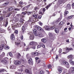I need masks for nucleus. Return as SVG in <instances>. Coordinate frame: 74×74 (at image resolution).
<instances>
[{
  "mask_svg": "<svg viewBox=\"0 0 74 74\" xmlns=\"http://www.w3.org/2000/svg\"><path fill=\"white\" fill-rule=\"evenodd\" d=\"M66 1H67V0H59L57 3V5H60V4H62L63 3H64Z\"/></svg>",
  "mask_w": 74,
  "mask_h": 74,
  "instance_id": "obj_1",
  "label": "nucleus"
},
{
  "mask_svg": "<svg viewBox=\"0 0 74 74\" xmlns=\"http://www.w3.org/2000/svg\"><path fill=\"white\" fill-rule=\"evenodd\" d=\"M34 35L35 36H38V37H44L43 35H42V34L41 32H39L38 33L37 32L34 34Z\"/></svg>",
  "mask_w": 74,
  "mask_h": 74,
  "instance_id": "obj_2",
  "label": "nucleus"
},
{
  "mask_svg": "<svg viewBox=\"0 0 74 74\" xmlns=\"http://www.w3.org/2000/svg\"><path fill=\"white\" fill-rule=\"evenodd\" d=\"M28 34L29 35H30V36L29 37L30 40H34V35H33L32 32H31L30 33H28Z\"/></svg>",
  "mask_w": 74,
  "mask_h": 74,
  "instance_id": "obj_3",
  "label": "nucleus"
},
{
  "mask_svg": "<svg viewBox=\"0 0 74 74\" xmlns=\"http://www.w3.org/2000/svg\"><path fill=\"white\" fill-rule=\"evenodd\" d=\"M36 29H37L39 31H44V29L38 26H36Z\"/></svg>",
  "mask_w": 74,
  "mask_h": 74,
  "instance_id": "obj_4",
  "label": "nucleus"
},
{
  "mask_svg": "<svg viewBox=\"0 0 74 74\" xmlns=\"http://www.w3.org/2000/svg\"><path fill=\"white\" fill-rule=\"evenodd\" d=\"M45 30H51V27L48 26H46L44 27Z\"/></svg>",
  "mask_w": 74,
  "mask_h": 74,
  "instance_id": "obj_5",
  "label": "nucleus"
},
{
  "mask_svg": "<svg viewBox=\"0 0 74 74\" xmlns=\"http://www.w3.org/2000/svg\"><path fill=\"white\" fill-rule=\"evenodd\" d=\"M21 62L19 61H16L14 62V64L16 66H18L21 64Z\"/></svg>",
  "mask_w": 74,
  "mask_h": 74,
  "instance_id": "obj_6",
  "label": "nucleus"
},
{
  "mask_svg": "<svg viewBox=\"0 0 74 74\" xmlns=\"http://www.w3.org/2000/svg\"><path fill=\"white\" fill-rule=\"evenodd\" d=\"M28 63L29 64H30L31 65H33V62L32 61V59H30L28 61Z\"/></svg>",
  "mask_w": 74,
  "mask_h": 74,
  "instance_id": "obj_7",
  "label": "nucleus"
},
{
  "mask_svg": "<svg viewBox=\"0 0 74 74\" xmlns=\"http://www.w3.org/2000/svg\"><path fill=\"white\" fill-rule=\"evenodd\" d=\"M30 45H36L37 44V43L35 42H31L29 44Z\"/></svg>",
  "mask_w": 74,
  "mask_h": 74,
  "instance_id": "obj_8",
  "label": "nucleus"
},
{
  "mask_svg": "<svg viewBox=\"0 0 74 74\" xmlns=\"http://www.w3.org/2000/svg\"><path fill=\"white\" fill-rule=\"evenodd\" d=\"M10 38L11 40H15V37H14V34H13L11 35Z\"/></svg>",
  "mask_w": 74,
  "mask_h": 74,
  "instance_id": "obj_9",
  "label": "nucleus"
},
{
  "mask_svg": "<svg viewBox=\"0 0 74 74\" xmlns=\"http://www.w3.org/2000/svg\"><path fill=\"white\" fill-rule=\"evenodd\" d=\"M73 55H71L68 56V58L69 59H70L71 60H73Z\"/></svg>",
  "mask_w": 74,
  "mask_h": 74,
  "instance_id": "obj_10",
  "label": "nucleus"
},
{
  "mask_svg": "<svg viewBox=\"0 0 74 74\" xmlns=\"http://www.w3.org/2000/svg\"><path fill=\"white\" fill-rule=\"evenodd\" d=\"M1 63H3V64H6L7 63V60H2L1 61Z\"/></svg>",
  "mask_w": 74,
  "mask_h": 74,
  "instance_id": "obj_11",
  "label": "nucleus"
},
{
  "mask_svg": "<svg viewBox=\"0 0 74 74\" xmlns=\"http://www.w3.org/2000/svg\"><path fill=\"white\" fill-rule=\"evenodd\" d=\"M25 72L26 73H28L29 74H32V72H30V71L28 70V69H26L25 70Z\"/></svg>",
  "mask_w": 74,
  "mask_h": 74,
  "instance_id": "obj_12",
  "label": "nucleus"
},
{
  "mask_svg": "<svg viewBox=\"0 0 74 74\" xmlns=\"http://www.w3.org/2000/svg\"><path fill=\"white\" fill-rule=\"evenodd\" d=\"M16 58H17V59H19V58H20L21 57V54H20V53H18L16 54Z\"/></svg>",
  "mask_w": 74,
  "mask_h": 74,
  "instance_id": "obj_13",
  "label": "nucleus"
},
{
  "mask_svg": "<svg viewBox=\"0 0 74 74\" xmlns=\"http://www.w3.org/2000/svg\"><path fill=\"white\" fill-rule=\"evenodd\" d=\"M23 21H24V20L22 18H21V19H20V23H21V25H22L23 24V23L24 22H23Z\"/></svg>",
  "mask_w": 74,
  "mask_h": 74,
  "instance_id": "obj_14",
  "label": "nucleus"
},
{
  "mask_svg": "<svg viewBox=\"0 0 74 74\" xmlns=\"http://www.w3.org/2000/svg\"><path fill=\"white\" fill-rule=\"evenodd\" d=\"M22 32L23 34V33H25V27L24 26H23L22 27Z\"/></svg>",
  "mask_w": 74,
  "mask_h": 74,
  "instance_id": "obj_15",
  "label": "nucleus"
},
{
  "mask_svg": "<svg viewBox=\"0 0 74 74\" xmlns=\"http://www.w3.org/2000/svg\"><path fill=\"white\" fill-rule=\"evenodd\" d=\"M67 8L68 9H71V5L70 4H68L67 6Z\"/></svg>",
  "mask_w": 74,
  "mask_h": 74,
  "instance_id": "obj_16",
  "label": "nucleus"
},
{
  "mask_svg": "<svg viewBox=\"0 0 74 74\" xmlns=\"http://www.w3.org/2000/svg\"><path fill=\"white\" fill-rule=\"evenodd\" d=\"M3 47H4V45L2 44L0 45V49L1 50H2V49H3Z\"/></svg>",
  "mask_w": 74,
  "mask_h": 74,
  "instance_id": "obj_17",
  "label": "nucleus"
},
{
  "mask_svg": "<svg viewBox=\"0 0 74 74\" xmlns=\"http://www.w3.org/2000/svg\"><path fill=\"white\" fill-rule=\"evenodd\" d=\"M32 54L35 56H37V55H38V53L37 52H33L32 53Z\"/></svg>",
  "mask_w": 74,
  "mask_h": 74,
  "instance_id": "obj_18",
  "label": "nucleus"
},
{
  "mask_svg": "<svg viewBox=\"0 0 74 74\" xmlns=\"http://www.w3.org/2000/svg\"><path fill=\"white\" fill-rule=\"evenodd\" d=\"M72 50H73V49L71 48H67L66 49V51H68V52H69V51H70V50L71 51Z\"/></svg>",
  "mask_w": 74,
  "mask_h": 74,
  "instance_id": "obj_19",
  "label": "nucleus"
},
{
  "mask_svg": "<svg viewBox=\"0 0 74 74\" xmlns=\"http://www.w3.org/2000/svg\"><path fill=\"white\" fill-rule=\"evenodd\" d=\"M69 63L72 65H73V66L74 65V62L73 61L71 60H70L69 61Z\"/></svg>",
  "mask_w": 74,
  "mask_h": 74,
  "instance_id": "obj_20",
  "label": "nucleus"
},
{
  "mask_svg": "<svg viewBox=\"0 0 74 74\" xmlns=\"http://www.w3.org/2000/svg\"><path fill=\"white\" fill-rule=\"evenodd\" d=\"M5 55V53L4 52H3L2 54L0 55V58H1L2 57H4Z\"/></svg>",
  "mask_w": 74,
  "mask_h": 74,
  "instance_id": "obj_21",
  "label": "nucleus"
},
{
  "mask_svg": "<svg viewBox=\"0 0 74 74\" xmlns=\"http://www.w3.org/2000/svg\"><path fill=\"white\" fill-rule=\"evenodd\" d=\"M62 15H60V18L57 21V22H60V20L62 19Z\"/></svg>",
  "mask_w": 74,
  "mask_h": 74,
  "instance_id": "obj_22",
  "label": "nucleus"
},
{
  "mask_svg": "<svg viewBox=\"0 0 74 74\" xmlns=\"http://www.w3.org/2000/svg\"><path fill=\"white\" fill-rule=\"evenodd\" d=\"M51 5H52L51 4H50L48 5H47L46 6V8H47V9L48 10V8H49V7L51 6Z\"/></svg>",
  "mask_w": 74,
  "mask_h": 74,
  "instance_id": "obj_23",
  "label": "nucleus"
},
{
  "mask_svg": "<svg viewBox=\"0 0 74 74\" xmlns=\"http://www.w3.org/2000/svg\"><path fill=\"white\" fill-rule=\"evenodd\" d=\"M40 45L41 47H42L43 48H45V45H43V44L41 43V42H40Z\"/></svg>",
  "mask_w": 74,
  "mask_h": 74,
  "instance_id": "obj_24",
  "label": "nucleus"
},
{
  "mask_svg": "<svg viewBox=\"0 0 74 74\" xmlns=\"http://www.w3.org/2000/svg\"><path fill=\"white\" fill-rule=\"evenodd\" d=\"M58 70L60 73H61L62 71V69L60 68H59L58 69Z\"/></svg>",
  "mask_w": 74,
  "mask_h": 74,
  "instance_id": "obj_25",
  "label": "nucleus"
},
{
  "mask_svg": "<svg viewBox=\"0 0 74 74\" xmlns=\"http://www.w3.org/2000/svg\"><path fill=\"white\" fill-rule=\"evenodd\" d=\"M55 31L56 33H59V29L58 28H56L55 30Z\"/></svg>",
  "mask_w": 74,
  "mask_h": 74,
  "instance_id": "obj_26",
  "label": "nucleus"
},
{
  "mask_svg": "<svg viewBox=\"0 0 74 74\" xmlns=\"http://www.w3.org/2000/svg\"><path fill=\"white\" fill-rule=\"evenodd\" d=\"M42 42H47V40L45 39V38H43L42 39Z\"/></svg>",
  "mask_w": 74,
  "mask_h": 74,
  "instance_id": "obj_27",
  "label": "nucleus"
},
{
  "mask_svg": "<svg viewBox=\"0 0 74 74\" xmlns=\"http://www.w3.org/2000/svg\"><path fill=\"white\" fill-rule=\"evenodd\" d=\"M9 48H10V47H9V46H6L5 47V49L6 50H7Z\"/></svg>",
  "mask_w": 74,
  "mask_h": 74,
  "instance_id": "obj_28",
  "label": "nucleus"
},
{
  "mask_svg": "<svg viewBox=\"0 0 74 74\" xmlns=\"http://www.w3.org/2000/svg\"><path fill=\"white\" fill-rule=\"evenodd\" d=\"M48 69H50L52 68V66L51 64H49L48 66Z\"/></svg>",
  "mask_w": 74,
  "mask_h": 74,
  "instance_id": "obj_29",
  "label": "nucleus"
},
{
  "mask_svg": "<svg viewBox=\"0 0 74 74\" xmlns=\"http://www.w3.org/2000/svg\"><path fill=\"white\" fill-rule=\"evenodd\" d=\"M9 3V2H6L4 3L3 4V5H8Z\"/></svg>",
  "mask_w": 74,
  "mask_h": 74,
  "instance_id": "obj_30",
  "label": "nucleus"
},
{
  "mask_svg": "<svg viewBox=\"0 0 74 74\" xmlns=\"http://www.w3.org/2000/svg\"><path fill=\"white\" fill-rule=\"evenodd\" d=\"M3 19H4V17H3V16H1L0 17V21H3Z\"/></svg>",
  "mask_w": 74,
  "mask_h": 74,
  "instance_id": "obj_31",
  "label": "nucleus"
},
{
  "mask_svg": "<svg viewBox=\"0 0 74 74\" xmlns=\"http://www.w3.org/2000/svg\"><path fill=\"white\" fill-rule=\"evenodd\" d=\"M33 32H34V34H36V33H37V30H36V29L34 30Z\"/></svg>",
  "mask_w": 74,
  "mask_h": 74,
  "instance_id": "obj_32",
  "label": "nucleus"
},
{
  "mask_svg": "<svg viewBox=\"0 0 74 74\" xmlns=\"http://www.w3.org/2000/svg\"><path fill=\"white\" fill-rule=\"evenodd\" d=\"M30 4H29L27 6H26L24 7V8H28L30 7Z\"/></svg>",
  "mask_w": 74,
  "mask_h": 74,
  "instance_id": "obj_33",
  "label": "nucleus"
},
{
  "mask_svg": "<svg viewBox=\"0 0 74 74\" xmlns=\"http://www.w3.org/2000/svg\"><path fill=\"white\" fill-rule=\"evenodd\" d=\"M73 16H69L68 17H67V18L68 19H71V18H73Z\"/></svg>",
  "mask_w": 74,
  "mask_h": 74,
  "instance_id": "obj_34",
  "label": "nucleus"
},
{
  "mask_svg": "<svg viewBox=\"0 0 74 74\" xmlns=\"http://www.w3.org/2000/svg\"><path fill=\"white\" fill-rule=\"evenodd\" d=\"M33 17H34L35 18H37V15L36 14L33 15Z\"/></svg>",
  "mask_w": 74,
  "mask_h": 74,
  "instance_id": "obj_35",
  "label": "nucleus"
},
{
  "mask_svg": "<svg viewBox=\"0 0 74 74\" xmlns=\"http://www.w3.org/2000/svg\"><path fill=\"white\" fill-rule=\"evenodd\" d=\"M19 25H22L21 24H18V23H16V27H19Z\"/></svg>",
  "mask_w": 74,
  "mask_h": 74,
  "instance_id": "obj_36",
  "label": "nucleus"
},
{
  "mask_svg": "<svg viewBox=\"0 0 74 74\" xmlns=\"http://www.w3.org/2000/svg\"><path fill=\"white\" fill-rule=\"evenodd\" d=\"M44 72L43 71H41L40 72V74H44Z\"/></svg>",
  "mask_w": 74,
  "mask_h": 74,
  "instance_id": "obj_37",
  "label": "nucleus"
},
{
  "mask_svg": "<svg viewBox=\"0 0 74 74\" xmlns=\"http://www.w3.org/2000/svg\"><path fill=\"white\" fill-rule=\"evenodd\" d=\"M9 55L11 57H12L13 56V54L12 53H9Z\"/></svg>",
  "mask_w": 74,
  "mask_h": 74,
  "instance_id": "obj_38",
  "label": "nucleus"
},
{
  "mask_svg": "<svg viewBox=\"0 0 74 74\" xmlns=\"http://www.w3.org/2000/svg\"><path fill=\"white\" fill-rule=\"evenodd\" d=\"M38 1H39V0H36L33 1V3H37Z\"/></svg>",
  "mask_w": 74,
  "mask_h": 74,
  "instance_id": "obj_39",
  "label": "nucleus"
},
{
  "mask_svg": "<svg viewBox=\"0 0 74 74\" xmlns=\"http://www.w3.org/2000/svg\"><path fill=\"white\" fill-rule=\"evenodd\" d=\"M8 25V21H6L5 23V27H6V26H7Z\"/></svg>",
  "mask_w": 74,
  "mask_h": 74,
  "instance_id": "obj_40",
  "label": "nucleus"
},
{
  "mask_svg": "<svg viewBox=\"0 0 74 74\" xmlns=\"http://www.w3.org/2000/svg\"><path fill=\"white\" fill-rule=\"evenodd\" d=\"M68 13H69V12L68 11H65L64 12V15H67V14H68Z\"/></svg>",
  "mask_w": 74,
  "mask_h": 74,
  "instance_id": "obj_41",
  "label": "nucleus"
},
{
  "mask_svg": "<svg viewBox=\"0 0 74 74\" xmlns=\"http://www.w3.org/2000/svg\"><path fill=\"white\" fill-rule=\"evenodd\" d=\"M34 46H33V47L31 48H32L33 49H36V45H34Z\"/></svg>",
  "mask_w": 74,
  "mask_h": 74,
  "instance_id": "obj_42",
  "label": "nucleus"
},
{
  "mask_svg": "<svg viewBox=\"0 0 74 74\" xmlns=\"http://www.w3.org/2000/svg\"><path fill=\"white\" fill-rule=\"evenodd\" d=\"M49 35L50 37H51V36H53V34H52L51 33H49Z\"/></svg>",
  "mask_w": 74,
  "mask_h": 74,
  "instance_id": "obj_43",
  "label": "nucleus"
},
{
  "mask_svg": "<svg viewBox=\"0 0 74 74\" xmlns=\"http://www.w3.org/2000/svg\"><path fill=\"white\" fill-rule=\"evenodd\" d=\"M32 18V17H30L29 18V20H28V22H31V19Z\"/></svg>",
  "mask_w": 74,
  "mask_h": 74,
  "instance_id": "obj_44",
  "label": "nucleus"
},
{
  "mask_svg": "<svg viewBox=\"0 0 74 74\" xmlns=\"http://www.w3.org/2000/svg\"><path fill=\"white\" fill-rule=\"evenodd\" d=\"M19 4H20V5H23V2H22V1H21L19 3Z\"/></svg>",
  "mask_w": 74,
  "mask_h": 74,
  "instance_id": "obj_45",
  "label": "nucleus"
},
{
  "mask_svg": "<svg viewBox=\"0 0 74 74\" xmlns=\"http://www.w3.org/2000/svg\"><path fill=\"white\" fill-rule=\"evenodd\" d=\"M62 50L61 49H59V52L60 53H61L62 52Z\"/></svg>",
  "mask_w": 74,
  "mask_h": 74,
  "instance_id": "obj_46",
  "label": "nucleus"
},
{
  "mask_svg": "<svg viewBox=\"0 0 74 74\" xmlns=\"http://www.w3.org/2000/svg\"><path fill=\"white\" fill-rule=\"evenodd\" d=\"M14 33L16 34H18V30H16L15 31Z\"/></svg>",
  "mask_w": 74,
  "mask_h": 74,
  "instance_id": "obj_47",
  "label": "nucleus"
},
{
  "mask_svg": "<svg viewBox=\"0 0 74 74\" xmlns=\"http://www.w3.org/2000/svg\"><path fill=\"white\" fill-rule=\"evenodd\" d=\"M72 8L73 9H74V3H73V4H72Z\"/></svg>",
  "mask_w": 74,
  "mask_h": 74,
  "instance_id": "obj_48",
  "label": "nucleus"
},
{
  "mask_svg": "<svg viewBox=\"0 0 74 74\" xmlns=\"http://www.w3.org/2000/svg\"><path fill=\"white\" fill-rule=\"evenodd\" d=\"M4 71V69H0V73H1V72H2V71Z\"/></svg>",
  "mask_w": 74,
  "mask_h": 74,
  "instance_id": "obj_49",
  "label": "nucleus"
},
{
  "mask_svg": "<svg viewBox=\"0 0 74 74\" xmlns=\"http://www.w3.org/2000/svg\"><path fill=\"white\" fill-rule=\"evenodd\" d=\"M18 71H21V72H22V71H23V69H18Z\"/></svg>",
  "mask_w": 74,
  "mask_h": 74,
  "instance_id": "obj_50",
  "label": "nucleus"
},
{
  "mask_svg": "<svg viewBox=\"0 0 74 74\" xmlns=\"http://www.w3.org/2000/svg\"><path fill=\"white\" fill-rule=\"evenodd\" d=\"M63 22H61L60 23V25H63Z\"/></svg>",
  "mask_w": 74,
  "mask_h": 74,
  "instance_id": "obj_51",
  "label": "nucleus"
},
{
  "mask_svg": "<svg viewBox=\"0 0 74 74\" xmlns=\"http://www.w3.org/2000/svg\"><path fill=\"white\" fill-rule=\"evenodd\" d=\"M15 44L17 45H20V43L16 42Z\"/></svg>",
  "mask_w": 74,
  "mask_h": 74,
  "instance_id": "obj_52",
  "label": "nucleus"
},
{
  "mask_svg": "<svg viewBox=\"0 0 74 74\" xmlns=\"http://www.w3.org/2000/svg\"><path fill=\"white\" fill-rule=\"evenodd\" d=\"M10 69H14V65H13L12 66L10 67Z\"/></svg>",
  "mask_w": 74,
  "mask_h": 74,
  "instance_id": "obj_53",
  "label": "nucleus"
},
{
  "mask_svg": "<svg viewBox=\"0 0 74 74\" xmlns=\"http://www.w3.org/2000/svg\"><path fill=\"white\" fill-rule=\"evenodd\" d=\"M42 16H39L38 17V19H41V18Z\"/></svg>",
  "mask_w": 74,
  "mask_h": 74,
  "instance_id": "obj_54",
  "label": "nucleus"
},
{
  "mask_svg": "<svg viewBox=\"0 0 74 74\" xmlns=\"http://www.w3.org/2000/svg\"><path fill=\"white\" fill-rule=\"evenodd\" d=\"M20 38L21 39V40H22L23 39V36H21L20 37Z\"/></svg>",
  "mask_w": 74,
  "mask_h": 74,
  "instance_id": "obj_55",
  "label": "nucleus"
},
{
  "mask_svg": "<svg viewBox=\"0 0 74 74\" xmlns=\"http://www.w3.org/2000/svg\"><path fill=\"white\" fill-rule=\"evenodd\" d=\"M41 46L40 45H38L37 46V48H41Z\"/></svg>",
  "mask_w": 74,
  "mask_h": 74,
  "instance_id": "obj_56",
  "label": "nucleus"
},
{
  "mask_svg": "<svg viewBox=\"0 0 74 74\" xmlns=\"http://www.w3.org/2000/svg\"><path fill=\"white\" fill-rule=\"evenodd\" d=\"M58 56L57 55L56 56V60H55L56 61L57 60V59H58Z\"/></svg>",
  "mask_w": 74,
  "mask_h": 74,
  "instance_id": "obj_57",
  "label": "nucleus"
},
{
  "mask_svg": "<svg viewBox=\"0 0 74 74\" xmlns=\"http://www.w3.org/2000/svg\"><path fill=\"white\" fill-rule=\"evenodd\" d=\"M29 49H30L29 47H27L26 49V51H29Z\"/></svg>",
  "mask_w": 74,
  "mask_h": 74,
  "instance_id": "obj_58",
  "label": "nucleus"
},
{
  "mask_svg": "<svg viewBox=\"0 0 74 74\" xmlns=\"http://www.w3.org/2000/svg\"><path fill=\"white\" fill-rule=\"evenodd\" d=\"M13 9V8L11 7H9L8 10H12Z\"/></svg>",
  "mask_w": 74,
  "mask_h": 74,
  "instance_id": "obj_59",
  "label": "nucleus"
},
{
  "mask_svg": "<svg viewBox=\"0 0 74 74\" xmlns=\"http://www.w3.org/2000/svg\"><path fill=\"white\" fill-rule=\"evenodd\" d=\"M34 9H35V10H36L37 9H38H38H39V8H38V7H37L36 6L35 7Z\"/></svg>",
  "mask_w": 74,
  "mask_h": 74,
  "instance_id": "obj_60",
  "label": "nucleus"
},
{
  "mask_svg": "<svg viewBox=\"0 0 74 74\" xmlns=\"http://www.w3.org/2000/svg\"><path fill=\"white\" fill-rule=\"evenodd\" d=\"M66 62L65 61H64L63 62V64H66Z\"/></svg>",
  "mask_w": 74,
  "mask_h": 74,
  "instance_id": "obj_61",
  "label": "nucleus"
},
{
  "mask_svg": "<svg viewBox=\"0 0 74 74\" xmlns=\"http://www.w3.org/2000/svg\"><path fill=\"white\" fill-rule=\"evenodd\" d=\"M1 2H2L4 1L5 0H0Z\"/></svg>",
  "mask_w": 74,
  "mask_h": 74,
  "instance_id": "obj_62",
  "label": "nucleus"
},
{
  "mask_svg": "<svg viewBox=\"0 0 74 74\" xmlns=\"http://www.w3.org/2000/svg\"><path fill=\"white\" fill-rule=\"evenodd\" d=\"M39 24L41 26H42V23H39Z\"/></svg>",
  "mask_w": 74,
  "mask_h": 74,
  "instance_id": "obj_63",
  "label": "nucleus"
},
{
  "mask_svg": "<svg viewBox=\"0 0 74 74\" xmlns=\"http://www.w3.org/2000/svg\"><path fill=\"white\" fill-rule=\"evenodd\" d=\"M71 72H72V73H74V70H73V69L72 70Z\"/></svg>",
  "mask_w": 74,
  "mask_h": 74,
  "instance_id": "obj_64",
  "label": "nucleus"
}]
</instances>
